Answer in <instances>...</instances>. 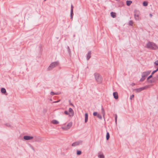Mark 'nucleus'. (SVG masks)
Returning <instances> with one entry per match:
<instances>
[{
  "label": "nucleus",
  "instance_id": "43",
  "mask_svg": "<svg viewBox=\"0 0 158 158\" xmlns=\"http://www.w3.org/2000/svg\"><path fill=\"white\" fill-rule=\"evenodd\" d=\"M135 85V84L134 83H132L131 84V85L132 86H134Z\"/></svg>",
  "mask_w": 158,
  "mask_h": 158
},
{
  "label": "nucleus",
  "instance_id": "31",
  "mask_svg": "<svg viewBox=\"0 0 158 158\" xmlns=\"http://www.w3.org/2000/svg\"><path fill=\"white\" fill-rule=\"evenodd\" d=\"M97 117L98 118H99L100 119H102V116L100 114H98Z\"/></svg>",
  "mask_w": 158,
  "mask_h": 158
},
{
  "label": "nucleus",
  "instance_id": "7",
  "mask_svg": "<svg viewBox=\"0 0 158 158\" xmlns=\"http://www.w3.org/2000/svg\"><path fill=\"white\" fill-rule=\"evenodd\" d=\"M34 142H40L42 139V138L40 136H35L33 137Z\"/></svg>",
  "mask_w": 158,
  "mask_h": 158
},
{
  "label": "nucleus",
  "instance_id": "37",
  "mask_svg": "<svg viewBox=\"0 0 158 158\" xmlns=\"http://www.w3.org/2000/svg\"><path fill=\"white\" fill-rule=\"evenodd\" d=\"M73 6L72 4H71V10L72 11H73Z\"/></svg>",
  "mask_w": 158,
  "mask_h": 158
},
{
  "label": "nucleus",
  "instance_id": "8",
  "mask_svg": "<svg viewBox=\"0 0 158 158\" xmlns=\"http://www.w3.org/2000/svg\"><path fill=\"white\" fill-rule=\"evenodd\" d=\"M82 143V140H80L79 141H76L72 144V146H77L79 145L80 144H81Z\"/></svg>",
  "mask_w": 158,
  "mask_h": 158
},
{
  "label": "nucleus",
  "instance_id": "48",
  "mask_svg": "<svg viewBox=\"0 0 158 158\" xmlns=\"http://www.w3.org/2000/svg\"><path fill=\"white\" fill-rule=\"evenodd\" d=\"M116 0L117 1H119L120 0Z\"/></svg>",
  "mask_w": 158,
  "mask_h": 158
},
{
  "label": "nucleus",
  "instance_id": "6",
  "mask_svg": "<svg viewBox=\"0 0 158 158\" xmlns=\"http://www.w3.org/2000/svg\"><path fill=\"white\" fill-rule=\"evenodd\" d=\"M72 122H70L68 123L66 126L64 127H62V128L64 130H67L69 129L72 126Z\"/></svg>",
  "mask_w": 158,
  "mask_h": 158
},
{
  "label": "nucleus",
  "instance_id": "33",
  "mask_svg": "<svg viewBox=\"0 0 158 158\" xmlns=\"http://www.w3.org/2000/svg\"><path fill=\"white\" fill-rule=\"evenodd\" d=\"M152 76H153V75H152V74H151L148 77V78H147V80H148L149 79H150L152 78V77H153Z\"/></svg>",
  "mask_w": 158,
  "mask_h": 158
},
{
  "label": "nucleus",
  "instance_id": "46",
  "mask_svg": "<svg viewBox=\"0 0 158 158\" xmlns=\"http://www.w3.org/2000/svg\"><path fill=\"white\" fill-rule=\"evenodd\" d=\"M157 71H158V67L156 69Z\"/></svg>",
  "mask_w": 158,
  "mask_h": 158
},
{
  "label": "nucleus",
  "instance_id": "16",
  "mask_svg": "<svg viewBox=\"0 0 158 158\" xmlns=\"http://www.w3.org/2000/svg\"><path fill=\"white\" fill-rule=\"evenodd\" d=\"M88 114L87 113H85V123H87L88 121Z\"/></svg>",
  "mask_w": 158,
  "mask_h": 158
},
{
  "label": "nucleus",
  "instance_id": "22",
  "mask_svg": "<svg viewBox=\"0 0 158 158\" xmlns=\"http://www.w3.org/2000/svg\"><path fill=\"white\" fill-rule=\"evenodd\" d=\"M110 134L108 132H107L106 134V139L107 140H108L109 138H110Z\"/></svg>",
  "mask_w": 158,
  "mask_h": 158
},
{
  "label": "nucleus",
  "instance_id": "44",
  "mask_svg": "<svg viewBox=\"0 0 158 158\" xmlns=\"http://www.w3.org/2000/svg\"><path fill=\"white\" fill-rule=\"evenodd\" d=\"M149 16L150 17H152V14L150 13L149 14Z\"/></svg>",
  "mask_w": 158,
  "mask_h": 158
},
{
  "label": "nucleus",
  "instance_id": "26",
  "mask_svg": "<svg viewBox=\"0 0 158 158\" xmlns=\"http://www.w3.org/2000/svg\"><path fill=\"white\" fill-rule=\"evenodd\" d=\"M82 153L81 151L80 150H77V155H80Z\"/></svg>",
  "mask_w": 158,
  "mask_h": 158
},
{
  "label": "nucleus",
  "instance_id": "20",
  "mask_svg": "<svg viewBox=\"0 0 158 158\" xmlns=\"http://www.w3.org/2000/svg\"><path fill=\"white\" fill-rule=\"evenodd\" d=\"M132 3V1L130 0H127L126 1V5L127 6H130Z\"/></svg>",
  "mask_w": 158,
  "mask_h": 158
},
{
  "label": "nucleus",
  "instance_id": "45",
  "mask_svg": "<svg viewBox=\"0 0 158 158\" xmlns=\"http://www.w3.org/2000/svg\"><path fill=\"white\" fill-rule=\"evenodd\" d=\"M58 102H59V101H56L54 102L53 103H55Z\"/></svg>",
  "mask_w": 158,
  "mask_h": 158
},
{
  "label": "nucleus",
  "instance_id": "15",
  "mask_svg": "<svg viewBox=\"0 0 158 158\" xmlns=\"http://www.w3.org/2000/svg\"><path fill=\"white\" fill-rule=\"evenodd\" d=\"M91 51H89L88 52L87 56L86 58H87V60H89V59L91 58Z\"/></svg>",
  "mask_w": 158,
  "mask_h": 158
},
{
  "label": "nucleus",
  "instance_id": "36",
  "mask_svg": "<svg viewBox=\"0 0 158 158\" xmlns=\"http://www.w3.org/2000/svg\"><path fill=\"white\" fill-rule=\"evenodd\" d=\"M64 113L66 115H69V112L67 110L64 111Z\"/></svg>",
  "mask_w": 158,
  "mask_h": 158
},
{
  "label": "nucleus",
  "instance_id": "12",
  "mask_svg": "<svg viewBox=\"0 0 158 158\" xmlns=\"http://www.w3.org/2000/svg\"><path fill=\"white\" fill-rule=\"evenodd\" d=\"M69 113H70V114H69V116H73L74 115V111L73 110V109L71 108H69Z\"/></svg>",
  "mask_w": 158,
  "mask_h": 158
},
{
  "label": "nucleus",
  "instance_id": "18",
  "mask_svg": "<svg viewBox=\"0 0 158 158\" xmlns=\"http://www.w3.org/2000/svg\"><path fill=\"white\" fill-rule=\"evenodd\" d=\"M101 112L102 113V114L103 117V118H105V112L104 108H103L102 106V109H101Z\"/></svg>",
  "mask_w": 158,
  "mask_h": 158
},
{
  "label": "nucleus",
  "instance_id": "4",
  "mask_svg": "<svg viewBox=\"0 0 158 158\" xmlns=\"http://www.w3.org/2000/svg\"><path fill=\"white\" fill-rule=\"evenodd\" d=\"M140 14V12L139 10L136 9H135L134 10V17L135 20H139V15Z\"/></svg>",
  "mask_w": 158,
  "mask_h": 158
},
{
  "label": "nucleus",
  "instance_id": "25",
  "mask_svg": "<svg viewBox=\"0 0 158 158\" xmlns=\"http://www.w3.org/2000/svg\"><path fill=\"white\" fill-rule=\"evenodd\" d=\"M143 6H148V2L147 1H144L143 3Z\"/></svg>",
  "mask_w": 158,
  "mask_h": 158
},
{
  "label": "nucleus",
  "instance_id": "2",
  "mask_svg": "<svg viewBox=\"0 0 158 158\" xmlns=\"http://www.w3.org/2000/svg\"><path fill=\"white\" fill-rule=\"evenodd\" d=\"M94 75L96 82L98 84L101 83L103 80L102 76L98 73H95Z\"/></svg>",
  "mask_w": 158,
  "mask_h": 158
},
{
  "label": "nucleus",
  "instance_id": "5",
  "mask_svg": "<svg viewBox=\"0 0 158 158\" xmlns=\"http://www.w3.org/2000/svg\"><path fill=\"white\" fill-rule=\"evenodd\" d=\"M149 88V86L148 85H146L142 87L135 89L134 90V91H135L136 93H139L143 90Z\"/></svg>",
  "mask_w": 158,
  "mask_h": 158
},
{
  "label": "nucleus",
  "instance_id": "47",
  "mask_svg": "<svg viewBox=\"0 0 158 158\" xmlns=\"http://www.w3.org/2000/svg\"><path fill=\"white\" fill-rule=\"evenodd\" d=\"M156 77H157V79L158 80V74L156 75Z\"/></svg>",
  "mask_w": 158,
  "mask_h": 158
},
{
  "label": "nucleus",
  "instance_id": "24",
  "mask_svg": "<svg viewBox=\"0 0 158 158\" xmlns=\"http://www.w3.org/2000/svg\"><path fill=\"white\" fill-rule=\"evenodd\" d=\"M74 14L73 11H70V17L71 19L72 20L73 19V16Z\"/></svg>",
  "mask_w": 158,
  "mask_h": 158
},
{
  "label": "nucleus",
  "instance_id": "32",
  "mask_svg": "<svg viewBox=\"0 0 158 158\" xmlns=\"http://www.w3.org/2000/svg\"><path fill=\"white\" fill-rule=\"evenodd\" d=\"M50 94L52 95H57V93H55L53 91H52L51 92Z\"/></svg>",
  "mask_w": 158,
  "mask_h": 158
},
{
  "label": "nucleus",
  "instance_id": "21",
  "mask_svg": "<svg viewBox=\"0 0 158 158\" xmlns=\"http://www.w3.org/2000/svg\"><path fill=\"white\" fill-rule=\"evenodd\" d=\"M67 48V50H68V52L69 55L70 56H71V51L69 47L68 46Z\"/></svg>",
  "mask_w": 158,
  "mask_h": 158
},
{
  "label": "nucleus",
  "instance_id": "30",
  "mask_svg": "<svg viewBox=\"0 0 158 158\" xmlns=\"http://www.w3.org/2000/svg\"><path fill=\"white\" fill-rule=\"evenodd\" d=\"M115 115V123L116 124H117V115L116 114H114Z\"/></svg>",
  "mask_w": 158,
  "mask_h": 158
},
{
  "label": "nucleus",
  "instance_id": "51",
  "mask_svg": "<svg viewBox=\"0 0 158 158\" xmlns=\"http://www.w3.org/2000/svg\"><path fill=\"white\" fill-rule=\"evenodd\" d=\"M51 101H52V100L51 99H50V100Z\"/></svg>",
  "mask_w": 158,
  "mask_h": 158
},
{
  "label": "nucleus",
  "instance_id": "9",
  "mask_svg": "<svg viewBox=\"0 0 158 158\" xmlns=\"http://www.w3.org/2000/svg\"><path fill=\"white\" fill-rule=\"evenodd\" d=\"M151 72V70L143 72L142 73V75L143 77H146L150 74Z\"/></svg>",
  "mask_w": 158,
  "mask_h": 158
},
{
  "label": "nucleus",
  "instance_id": "3",
  "mask_svg": "<svg viewBox=\"0 0 158 158\" xmlns=\"http://www.w3.org/2000/svg\"><path fill=\"white\" fill-rule=\"evenodd\" d=\"M59 63L58 61H55L52 63L48 68V70H50L58 66Z\"/></svg>",
  "mask_w": 158,
  "mask_h": 158
},
{
  "label": "nucleus",
  "instance_id": "42",
  "mask_svg": "<svg viewBox=\"0 0 158 158\" xmlns=\"http://www.w3.org/2000/svg\"><path fill=\"white\" fill-rule=\"evenodd\" d=\"M134 95L133 94H132L130 96V99L131 100L132 99V98H134Z\"/></svg>",
  "mask_w": 158,
  "mask_h": 158
},
{
  "label": "nucleus",
  "instance_id": "29",
  "mask_svg": "<svg viewBox=\"0 0 158 158\" xmlns=\"http://www.w3.org/2000/svg\"><path fill=\"white\" fill-rule=\"evenodd\" d=\"M133 21L132 20H130L128 24L130 26H132L133 25Z\"/></svg>",
  "mask_w": 158,
  "mask_h": 158
},
{
  "label": "nucleus",
  "instance_id": "23",
  "mask_svg": "<svg viewBox=\"0 0 158 158\" xmlns=\"http://www.w3.org/2000/svg\"><path fill=\"white\" fill-rule=\"evenodd\" d=\"M152 80L153 81V83L156 82L158 80L157 78V77L156 76V77H154L152 78Z\"/></svg>",
  "mask_w": 158,
  "mask_h": 158
},
{
  "label": "nucleus",
  "instance_id": "11",
  "mask_svg": "<svg viewBox=\"0 0 158 158\" xmlns=\"http://www.w3.org/2000/svg\"><path fill=\"white\" fill-rule=\"evenodd\" d=\"M1 92L3 94H4L6 95H7V93L6 92V89L5 88H1Z\"/></svg>",
  "mask_w": 158,
  "mask_h": 158
},
{
  "label": "nucleus",
  "instance_id": "27",
  "mask_svg": "<svg viewBox=\"0 0 158 158\" xmlns=\"http://www.w3.org/2000/svg\"><path fill=\"white\" fill-rule=\"evenodd\" d=\"M145 79V77H143L142 75V78L140 80V81L142 82Z\"/></svg>",
  "mask_w": 158,
  "mask_h": 158
},
{
  "label": "nucleus",
  "instance_id": "10",
  "mask_svg": "<svg viewBox=\"0 0 158 158\" xmlns=\"http://www.w3.org/2000/svg\"><path fill=\"white\" fill-rule=\"evenodd\" d=\"M23 138L25 140H28L33 139V136L28 135H25L23 136Z\"/></svg>",
  "mask_w": 158,
  "mask_h": 158
},
{
  "label": "nucleus",
  "instance_id": "19",
  "mask_svg": "<svg viewBox=\"0 0 158 158\" xmlns=\"http://www.w3.org/2000/svg\"><path fill=\"white\" fill-rule=\"evenodd\" d=\"M111 16L113 18H114L116 17V14L115 12H111L110 13Z\"/></svg>",
  "mask_w": 158,
  "mask_h": 158
},
{
  "label": "nucleus",
  "instance_id": "40",
  "mask_svg": "<svg viewBox=\"0 0 158 158\" xmlns=\"http://www.w3.org/2000/svg\"><path fill=\"white\" fill-rule=\"evenodd\" d=\"M157 72V71H156V70H155L153 71H152V72L151 74H152V75H153L154 73H156Z\"/></svg>",
  "mask_w": 158,
  "mask_h": 158
},
{
  "label": "nucleus",
  "instance_id": "28",
  "mask_svg": "<svg viewBox=\"0 0 158 158\" xmlns=\"http://www.w3.org/2000/svg\"><path fill=\"white\" fill-rule=\"evenodd\" d=\"M147 81L148 83H153V81L152 80H150L149 79L148 80H147Z\"/></svg>",
  "mask_w": 158,
  "mask_h": 158
},
{
  "label": "nucleus",
  "instance_id": "39",
  "mask_svg": "<svg viewBox=\"0 0 158 158\" xmlns=\"http://www.w3.org/2000/svg\"><path fill=\"white\" fill-rule=\"evenodd\" d=\"M155 64L156 66H157L158 65V60H157L155 62Z\"/></svg>",
  "mask_w": 158,
  "mask_h": 158
},
{
  "label": "nucleus",
  "instance_id": "35",
  "mask_svg": "<svg viewBox=\"0 0 158 158\" xmlns=\"http://www.w3.org/2000/svg\"><path fill=\"white\" fill-rule=\"evenodd\" d=\"M98 114L96 112H94L93 113V115L94 116H97Z\"/></svg>",
  "mask_w": 158,
  "mask_h": 158
},
{
  "label": "nucleus",
  "instance_id": "14",
  "mask_svg": "<svg viewBox=\"0 0 158 158\" xmlns=\"http://www.w3.org/2000/svg\"><path fill=\"white\" fill-rule=\"evenodd\" d=\"M98 157L99 158H105V156L102 152H100L98 153Z\"/></svg>",
  "mask_w": 158,
  "mask_h": 158
},
{
  "label": "nucleus",
  "instance_id": "34",
  "mask_svg": "<svg viewBox=\"0 0 158 158\" xmlns=\"http://www.w3.org/2000/svg\"><path fill=\"white\" fill-rule=\"evenodd\" d=\"M69 103L70 105H71V106H72L73 107H74V105H73V103H72L71 102V101L70 100H69Z\"/></svg>",
  "mask_w": 158,
  "mask_h": 158
},
{
  "label": "nucleus",
  "instance_id": "49",
  "mask_svg": "<svg viewBox=\"0 0 158 158\" xmlns=\"http://www.w3.org/2000/svg\"><path fill=\"white\" fill-rule=\"evenodd\" d=\"M32 149L33 150H34V148H33V147H32Z\"/></svg>",
  "mask_w": 158,
  "mask_h": 158
},
{
  "label": "nucleus",
  "instance_id": "17",
  "mask_svg": "<svg viewBox=\"0 0 158 158\" xmlns=\"http://www.w3.org/2000/svg\"><path fill=\"white\" fill-rule=\"evenodd\" d=\"M51 123L54 124H59V122L56 120H53L51 121Z\"/></svg>",
  "mask_w": 158,
  "mask_h": 158
},
{
  "label": "nucleus",
  "instance_id": "41",
  "mask_svg": "<svg viewBox=\"0 0 158 158\" xmlns=\"http://www.w3.org/2000/svg\"><path fill=\"white\" fill-rule=\"evenodd\" d=\"M39 48L40 49V50L42 49V44H40L39 46Z\"/></svg>",
  "mask_w": 158,
  "mask_h": 158
},
{
  "label": "nucleus",
  "instance_id": "1",
  "mask_svg": "<svg viewBox=\"0 0 158 158\" xmlns=\"http://www.w3.org/2000/svg\"><path fill=\"white\" fill-rule=\"evenodd\" d=\"M146 48L152 50H156L158 48L157 45L153 42L149 41L146 44Z\"/></svg>",
  "mask_w": 158,
  "mask_h": 158
},
{
  "label": "nucleus",
  "instance_id": "50",
  "mask_svg": "<svg viewBox=\"0 0 158 158\" xmlns=\"http://www.w3.org/2000/svg\"><path fill=\"white\" fill-rule=\"evenodd\" d=\"M47 0H44V1L45 2V1H46Z\"/></svg>",
  "mask_w": 158,
  "mask_h": 158
},
{
  "label": "nucleus",
  "instance_id": "38",
  "mask_svg": "<svg viewBox=\"0 0 158 158\" xmlns=\"http://www.w3.org/2000/svg\"><path fill=\"white\" fill-rule=\"evenodd\" d=\"M5 125L8 127H10V124L8 123H6L5 124Z\"/></svg>",
  "mask_w": 158,
  "mask_h": 158
},
{
  "label": "nucleus",
  "instance_id": "13",
  "mask_svg": "<svg viewBox=\"0 0 158 158\" xmlns=\"http://www.w3.org/2000/svg\"><path fill=\"white\" fill-rule=\"evenodd\" d=\"M113 95L114 96V98L115 99H118V93L117 92H113Z\"/></svg>",
  "mask_w": 158,
  "mask_h": 158
}]
</instances>
